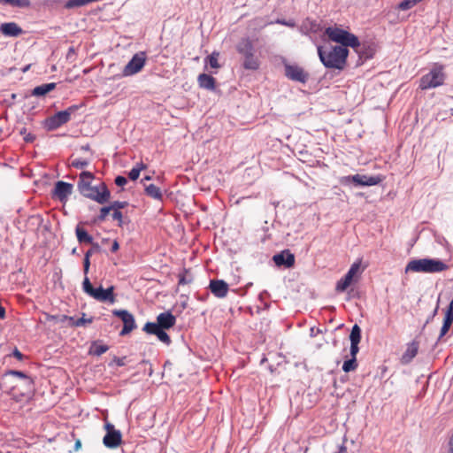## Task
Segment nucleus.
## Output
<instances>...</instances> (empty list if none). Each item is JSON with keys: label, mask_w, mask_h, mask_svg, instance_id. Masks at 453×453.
Masks as SVG:
<instances>
[{"label": "nucleus", "mask_w": 453, "mask_h": 453, "mask_svg": "<svg viewBox=\"0 0 453 453\" xmlns=\"http://www.w3.org/2000/svg\"><path fill=\"white\" fill-rule=\"evenodd\" d=\"M93 179L94 174L92 173L87 171L81 173L77 188L83 196L94 200L100 204H104L110 200L111 192L104 182L93 187L91 185Z\"/></svg>", "instance_id": "f257e3e1"}, {"label": "nucleus", "mask_w": 453, "mask_h": 453, "mask_svg": "<svg viewBox=\"0 0 453 453\" xmlns=\"http://www.w3.org/2000/svg\"><path fill=\"white\" fill-rule=\"evenodd\" d=\"M319 58L327 69L342 71L347 64L349 50L342 46H330L317 48Z\"/></svg>", "instance_id": "f03ea898"}, {"label": "nucleus", "mask_w": 453, "mask_h": 453, "mask_svg": "<svg viewBox=\"0 0 453 453\" xmlns=\"http://www.w3.org/2000/svg\"><path fill=\"white\" fill-rule=\"evenodd\" d=\"M325 34L331 41L340 43V46L353 48L360 57L371 58L373 56L372 50H369V51L366 52L359 50L358 48L360 47V42L357 36L344 29L336 27H329L326 28Z\"/></svg>", "instance_id": "7ed1b4c3"}, {"label": "nucleus", "mask_w": 453, "mask_h": 453, "mask_svg": "<svg viewBox=\"0 0 453 453\" xmlns=\"http://www.w3.org/2000/svg\"><path fill=\"white\" fill-rule=\"evenodd\" d=\"M446 269H448V265L440 259L419 258L410 260L405 266V273H434L443 272Z\"/></svg>", "instance_id": "20e7f679"}, {"label": "nucleus", "mask_w": 453, "mask_h": 453, "mask_svg": "<svg viewBox=\"0 0 453 453\" xmlns=\"http://www.w3.org/2000/svg\"><path fill=\"white\" fill-rule=\"evenodd\" d=\"M446 78L444 65L435 63L430 71L420 78L418 88L421 90L438 88L444 84Z\"/></svg>", "instance_id": "39448f33"}, {"label": "nucleus", "mask_w": 453, "mask_h": 453, "mask_svg": "<svg viewBox=\"0 0 453 453\" xmlns=\"http://www.w3.org/2000/svg\"><path fill=\"white\" fill-rule=\"evenodd\" d=\"M236 50L243 58L242 66L244 69H258L259 61L255 57L254 45L250 38H242L236 45Z\"/></svg>", "instance_id": "423d86ee"}, {"label": "nucleus", "mask_w": 453, "mask_h": 453, "mask_svg": "<svg viewBox=\"0 0 453 453\" xmlns=\"http://www.w3.org/2000/svg\"><path fill=\"white\" fill-rule=\"evenodd\" d=\"M17 378L16 388L12 397L16 401H21L24 397H29L34 392V380L27 373L18 371V372H12Z\"/></svg>", "instance_id": "0eeeda50"}, {"label": "nucleus", "mask_w": 453, "mask_h": 453, "mask_svg": "<svg viewBox=\"0 0 453 453\" xmlns=\"http://www.w3.org/2000/svg\"><path fill=\"white\" fill-rule=\"evenodd\" d=\"M81 106L73 104L64 111H58L46 121V127L49 130H55L71 119V115L74 113Z\"/></svg>", "instance_id": "6e6552de"}, {"label": "nucleus", "mask_w": 453, "mask_h": 453, "mask_svg": "<svg viewBox=\"0 0 453 453\" xmlns=\"http://www.w3.org/2000/svg\"><path fill=\"white\" fill-rule=\"evenodd\" d=\"M340 183L344 186H349L353 183L355 186H375L381 181L380 176H368L364 174H355L342 176L340 178Z\"/></svg>", "instance_id": "1a4fd4ad"}, {"label": "nucleus", "mask_w": 453, "mask_h": 453, "mask_svg": "<svg viewBox=\"0 0 453 453\" xmlns=\"http://www.w3.org/2000/svg\"><path fill=\"white\" fill-rule=\"evenodd\" d=\"M284 71L285 76L292 81L305 84L310 78V73L298 65L284 63Z\"/></svg>", "instance_id": "9d476101"}, {"label": "nucleus", "mask_w": 453, "mask_h": 453, "mask_svg": "<svg viewBox=\"0 0 453 453\" xmlns=\"http://www.w3.org/2000/svg\"><path fill=\"white\" fill-rule=\"evenodd\" d=\"M146 63V54L144 51H140L133 56L131 60L126 65L122 71L124 77L132 76L139 73Z\"/></svg>", "instance_id": "9b49d317"}, {"label": "nucleus", "mask_w": 453, "mask_h": 453, "mask_svg": "<svg viewBox=\"0 0 453 453\" xmlns=\"http://www.w3.org/2000/svg\"><path fill=\"white\" fill-rule=\"evenodd\" d=\"M104 428L106 434L103 439L104 445L109 449H115L119 446L122 441L121 432L115 429L114 426L111 423H106Z\"/></svg>", "instance_id": "f8f14e48"}, {"label": "nucleus", "mask_w": 453, "mask_h": 453, "mask_svg": "<svg viewBox=\"0 0 453 453\" xmlns=\"http://www.w3.org/2000/svg\"><path fill=\"white\" fill-rule=\"evenodd\" d=\"M112 314L119 317L123 321V328L119 334L121 336L128 334L136 328V323L134 315L127 310H113Z\"/></svg>", "instance_id": "ddd939ff"}, {"label": "nucleus", "mask_w": 453, "mask_h": 453, "mask_svg": "<svg viewBox=\"0 0 453 453\" xmlns=\"http://www.w3.org/2000/svg\"><path fill=\"white\" fill-rule=\"evenodd\" d=\"M12 372H18L16 370H9L0 377V389L12 396L16 388L17 376Z\"/></svg>", "instance_id": "4468645a"}, {"label": "nucleus", "mask_w": 453, "mask_h": 453, "mask_svg": "<svg viewBox=\"0 0 453 453\" xmlns=\"http://www.w3.org/2000/svg\"><path fill=\"white\" fill-rule=\"evenodd\" d=\"M358 263H354L351 265L347 273L336 282L335 291L339 293L344 292L352 283L353 277L358 272Z\"/></svg>", "instance_id": "2eb2a0df"}, {"label": "nucleus", "mask_w": 453, "mask_h": 453, "mask_svg": "<svg viewBox=\"0 0 453 453\" xmlns=\"http://www.w3.org/2000/svg\"><path fill=\"white\" fill-rule=\"evenodd\" d=\"M73 186L71 183L59 180L56 183L53 196L63 202L72 194Z\"/></svg>", "instance_id": "dca6fc26"}, {"label": "nucleus", "mask_w": 453, "mask_h": 453, "mask_svg": "<svg viewBox=\"0 0 453 453\" xmlns=\"http://www.w3.org/2000/svg\"><path fill=\"white\" fill-rule=\"evenodd\" d=\"M273 260L277 266H285L290 268L295 264V256L288 250H285L273 257Z\"/></svg>", "instance_id": "f3484780"}, {"label": "nucleus", "mask_w": 453, "mask_h": 453, "mask_svg": "<svg viewBox=\"0 0 453 453\" xmlns=\"http://www.w3.org/2000/svg\"><path fill=\"white\" fill-rule=\"evenodd\" d=\"M209 288L211 292L218 298H224L227 296L229 286L223 280H211Z\"/></svg>", "instance_id": "a211bd4d"}, {"label": "nucleus", "mask_w": 453, "mask_h": 453, "mask_svg": "<svg viewBox=\"0 0 453 453\" xmlns=\"http://www.w3.org/2000/svg\"><path fill=\"white\" fill-rule=\"evenodd\" d=\"M84 280L82 282V290L85 294H87L88 296L94 298L95 300L100 302L103 296V291L104 288H103L102 286L99 288H93L89 278L88 275H84Z\"/></svg>", "instance_id": "6ab92c4d"}, {"label": "nucleus", "mask_w": 453, "mask_h": 453, "mask_svg": "<svg viewBox=\"0 0 453 453\" xmlns=\"http://www.w3.org/2000/svg\"><path fill=\"white\" fill-rule=\"evenodd\" d=\"M157 321L160 329L167 330L175 325L176 317L171 311H165L157 315Z\"/></svg>", "instance_id": "aec40b11"}, {"label": "nucleus", "mask_w": 453, "mask_h": 453, "mask_svg": "<svg viewBox=\"0 0 453 453\" xmlns=\"http://www.w3.org/2000/svg\"><path fill=\"white\" fill-rule=\"evenodd\" d=\"M0 32L5 36L17 37L23 34L22 28L15 22L0 25Z\"/></svg>", "instance_id": "412c9836"}, {"label": "nucleus", "mask_w": 453, "mask_h": 453, "mask_svg": "<svg viewBox=\"0 0 453 453\" xmlns=\"http://www.w3.org/2000/svg\"><path fill=\"white\" fill-rule=\"evenodd\" d=\"M452 322H453V299L450 301V303L447 308L445 317L443 319V324L441 328L440 335L438 337V341H440L448 333V331L449 330V328L452 325Z\"/></svg>", "instance_id": "4be33fe9"}, {"label": "nucleus", "mask_w": 453, "mask_h": 453, "mask_svg": "<svg viewBox=\"0 0 453 453\" xmlns=\"http://www.w3.org/2000/svg\"><path fill=\"white\" fill-rule=\"evenodd\" d=\"M418 350V343L415 341L411 342L407 345L406 350L402 355L401 363L403 365H408L416 357Z\"/></svg>", "instance_id": "5701e85b"}, {"label": "nucleus", "mask_w": 453, "mask_h": 453, "mask_svg": "<svg viewBox=\"0 0 453 453\" xmlns=\"http://www.w3.org/2000/svg\"><path fill=\"white\" fill-rule=\"evenodd\" d=\"M91 248L86 251L83 260V273L84 275H88L90 266V257L95 254L101 251V247L97 242H92Z\"/></svg>", "instance_id": "b1692460"}, {"label": "nucleus", "mask_w": 453, "mask_h": 453, "mask_svg": "<svg viewBox=\"0 0 453 453\" xmlns=\"http://www.w3.org/2000/svg\"><path fill=\"white\" fill-rule=\"evenodd\" d=\"M197 82L200 88L207 90H214L216 87L215 79L206 73H201L198 75Z\"/></svg>", "instance_id": "393cba45"}, {"label": "nucleus", "mask_w": 453, "mask_h": 453, "mask_svg": "<svg viewBox=\"0 0 453 453\" xmlns=\"http://www.w3.org/2000/svg\"><path fill=\"white\" fill-rule=\"evenodd\" d=\"M251 22L254 25L258 26L261 28L266 27L267 25L274 24V23L287 26L289 27H294L296 26V24L293 20H291V19L286 20V19H277L275 21H271L269 23H266V22H264L261 18H256Z\"/></svg>", "instance_id": "a878e982"}, {"label": "nucleus", "mask_w": 453, "mask_h": 453, "mask_svg": "<svg viewBox=\"0 0 453 453\" xmlns=\"http://www.w3.org/2000/svg\"><path fill=\"white\" fill-rule=\"evenodd\" d=\"M77 240L80 243H92L94 239L83 227L78 225L75 228Z\"/></svg>", "instance_id": "bb28decb"}, {"label": "nucleus", "mask_w": 453, "mask_h": 453, "mask_svg": "<svg viewBox=\"0 0 453 453\" xmlns=\"http://www.w3.org/2000/svg\"><path fill=\"white\" fill-rule=\"evenodd\" d=\"M144 186H145L144 191L148 196H150L155 200H158V201L163 200V194L161 192V189L158 187H157L154 184H150V185L144 184Z\"/></svg>", "instance_id": "cd10ccee"}, {"label": "nucleus", "mask_w": 453, "mask_h": 453, "mask_svg": "<svg viewBox=\"0 0 453 453\" xmlns=\"http://www.w3.org/2000/svg\"><path fill=\"white\" fill-rule=\"evenodd\" d=\"M55 88H56V83H54V82L42 84L40 86L35 87L32 90V96H44L47 93H49L51 90H53Z\"/></svg>", "instance_id": "c85d7f7f"}, {"label": "nucleus", "mask_w": 453, "mask_h": 453, "mask_svg": "<svg viewBox=\"0 0 453 453\" xmlns=\"http://www.w3.org/2000/svg\"><path fill=\"white\" fill-rule=\"evenodd\" d=\"M101 303H109L113 304L116 302V296L114 294V287L111 286L103 291Z\"/></svg>", "instance_id": "c756f323"}, {"label": "nucleus", "mask_w": 453, "mask_h": 453, "mask_svg": "<svg viewBox=\"0 0 453 453\" xmlns=\"http://www.w3.org/2000/svg\"><path fill=\"white\" fill-rule=\"evenodd\" d=\"M109 349V347L104 344H99L96 342H93L90 349L89 354L93 356L99 357L102 354L105 353Z\"/></svg>", "instance_id": "7c9ffc66"}, {"label": "nucleus", "mask_w": 453, "mask_h": 453, "mask_svg": "<svg viewBox=\"0 0 453 453\" xmlns=\"http://www.w3.org/2000/svg\"><path fill=\"white\" fill-rule=\"evenodd\" d=\"M357 368V358L351 357L350 359L345 360L342 365V370L345 372L355 371Z\"/></svg>", "instance_id": "2f4dec72"}, {"label": "nucleus", "mask_w": 453, "mask_h": 453, "mask_svg": "<svg viewBox=\"0 0 453 453\" xmlns=\"http://www.w3.org/2000/svg\"><path fill=\"white\" fill-rule=\"evenodd\" d=\"M349 340H350V342H360V340H361V328L359 327L358 325L355 324L353 326H352V329H351V332H350V334H349Z\"/></svg>", "instance_id": "473e14b6"}, {"label": "nucleus", "mask_w": 453, "mask_h": 453, "mask_svg": "<svg viewBox=\"0 0 453 453\" xmlns=\"http://www.w3.org/2000/svg\"><path fill=\"white\" fill-rule=\"evenodd\" d=\"M159 329L160 328L157 324V322H147L142 328V330L144 332H146L147 334H154V335L157 334V333L158 332Z\"/></svg>", "instance_id": "72a5a7b5"}, {"label": "nucleus", "mask_w": 453, "mask_h": 453, "mask_svg": "<svg viewBox=\"0 0 453 453\" xmlns=\"http://www.w3.org/2000/svg\"><path fill=\"white\" fill-rule=\"evenodd\" d=\"M193 281V276L188 270H184L182 273L179 274V285L189 284Z\"/></svg>", "instance_id": "f704fd0d"}, {"label": "nucleus", "mask_w": 453, "mask_h": 453, "mask_svg": "<svg viewBox=\"0 0 453 453\" xmlns=\"http://www.w3.org/2000/svg\"><path fill=\"white\" fill-rule=\"evenodd\" d=\"M422 0H403L398 4V9L402 11H407L414 7Z\"/></svg>", "instance_id": "c9c22d12"}, {"label": "nucleus", "mask_w": 453, "mask_h": 453, "mask_svg": "<svg viewBox=\"0 0 453 453\" xmlns=\"http://www.w3.org/2000/svg\"><path fill=\"white\" fill-rule=\"evenodd\" d=\"M219 56V52L213 51L210 56H208L206 58V60H208V63L211 68H219V64L218 61Z\"/></svg>", "instance_id": "e433bc0d"}, {"label": "nucleus", "mask_w": 453, "mask_h": 453, "mask_svg": "<svg viewBox=\"0 0 453 453\" xmlns=\"http://www.w3.org/2000/svg\"><path fill=\"white\" fill-rule=\"evenodd\" d=\"M165 329H159L157 333L156 336L157 339L169 346L172 343L170 336L167 334V333L165 331Z\"/></svg>", "instance_id": "4c0bfd02"}, {"label": "nucleus", "mask_w": 453, "mask_h": 453, "mask_svg": "<svg viewBox=\"0 0 453 453\" xmlns=\"http://www.w3.org/2000/svg\"><path fill=\"white\" fill-rule=\"evenodd\" d=\"M30 4V0H9V5L12 7L27 8Z\"/></svg>", "instance_id": "58836bf2"}, {"label": "nucleus", "mask_w": 453, "mask_h": 453, "mask_svg": "<svg viewBox=\"0 0 453 453\" xmlns=\"http://www.w3.org/2000/svg\"><path fill=\"white\" fill-rule=\"evenodd\" d=\"M111 208H110V205L108 206H104V207H102L100 209V213L99 215L97 216L96 219H95V222L98 221V222H103L106 219V217L107 215L109 214V212L111 211Z\"/></svg>", "instance_id": "ea45409f"}, {"label": "nucleus", "mask_w": 453, "mask_h": 453, "mask_svg": "<svg viewBox=\"0 0 453 453\" xmlns=\"http://www.w3.org/2000/svg\"><path fill=\"white\" fill-rule=\"evenodd\" d=\"M128 204L126 201H114L110 204V208L111 211H120L124 209Z\"/></svg>", "instance_id": "a19ab883"}, {"label": "nucleus", "mask_w": 453, "mask_h": 453, "mask_svg": "<svg viewBox=\"0 0 453 453\" xmlns=\"http://www.w3.org/2000/svg\"><path fill=\"white\" fill-rule=\"evenodd\" d=\"M89 161L82 158H76L72 162V165L77 169H82L88 165Z\"/></svg>", "instance_id": "79ce46f5"}, {"label": "nucleus", "mask_w": 453, "mask_h": 453, "mask_svg": "<svg viewBox=\"0 0 453 453\" xmlns=\"http://www.w3.org/2000/svg\"><path fill=\"white\" fill-rule=\"evenodd\" d=\"M76 49L73 46H71L66 53V59L70 62H73L76 59Z\"/></svg>", "instance_id": "37998d69"}, {"label": "nucleus", "mask_w": 453, "mask_h": 453, "mask_svg": "<svg viewBox=\"0 0 453 453\" xmlns=\"http://www.w3.org/2000/svg\"><path fill=\"white\" fill-rule=\"evenodd\" d=\"M111 217L114 220L118 221V226H122L123 224V214L120 211H113Z\"/></svg>", "instance_id": "c03bdc74"}, {"label": "nucleus", "mask_w": 453, "mask_h": 453, "mask_svg": "<svg viewBox=\"0 0 453 453\" xmlns=\"http://www.w3.org/2000/svg\"><path fill=\"white\" fill-rule=\"evenodd\" d=\"M358 342H350V356L351 357L357 358V354L359 351Z\"/></svg>", "instance_id": "a18cd8bd"}, {"label": "nucleus", "mask_w": 453, "mask_h": 453, "mask_svg": "<svg viewBox=\"0 0 453 453\" xmlns=\"http://www.w3.org/2000/svg\"><path fill=\"white\" fill-rule=\"evenodd\" d=\"M140 173L141 172L139 171V169L133 167L131 171L128 173V177L130 180H135L139 178Z\"/></svg>", "instance_id": "49530a36"}, {"label": "nucleus", "mask_w": 453, "mask_h": 453, "mask_svg": "<svg viewBox=\"0 0 453 453\" xmlns=\"http://www.w3.org/2000/svg\"><path fill=\"white\" fill-rule=\"evenodd\" d=\"M91 322H92V318L86 319L82 317L81 319H77L76 321L74 322V324H75V326H82L85 324L91 323Z\"/></svg>", "instance_id": "de8ad7c7"}, {"label": "nucleus", "mask_w": 453, "mask_h": 453, "mask_svg": "<svg viewBox=\"0 0 453 453\" xmlns=\"http://www.w3.org/2000/svg\"><path fill=\"white\" fill-rule=\"evenodd\" d=\"M127 182V180L124 176L119 175L115 178V184L119 187H123Z\"/></svg>", "instance_id": "09e8293b"}, {"label": "nucleus", "mask_w": 453, "mask_h": 453, "mask_svg": "<svg viewBox=\"0 0 453 453\" xmlns=\"http://www.w3.org/2000/svg\"><path fill=\"white\" fill-rule=\"evenodd\" d=\"M113 362L118 366H124L126 365V357H114Z\"/></svg>", "instance_id": "8fccbe9b"}, {"label": "nucleus", "mask_w": 453, "mask_h": 453, "mask_svg": "<svg viewBox=\"0 0 453 453\" xmlns=\"http://www.w3.org/2000/svg\"><path fill=\"white\" fill-rule=\"evenodd\" d=\"M334 453H348L344 441L337 446V449Z\"/></svg>", "instance_id": "3c124183"}, {"label": "nucleus", "mask_w": 453, "mask_h": 453, "mask_svg": "<svg viewBox=\"0 0 453 453\" xmlns=\"http://www.w3.org/2000/svg\"><path fill=\"white\" fill-rule=\"evenodd\" d=\"M12 356L19 360H22L24 357L23 354L17 348H15L14 350L12 351Z\"/></svg>", "instance_id": "603ef678"}, {"label": "nucleus", "mask_w": 453, "mask_h": 453, "mask_svg": "<svg viewBox=\"0 0 453 453\" xmlns=\"http://www.w3.org/2000/svg\"><path fill=\"white\" fill-rule=\"evenodd\" d=\"M35 139V136L30 133H27L25 136H24V141L26 142H34V140Z\"/></svg>", "instance_id": "864d4df0"}, {"label": "nucleus", "mask_w": 453, "mask_h": 453, "mask_svg": "<svg viewBox=\"0 0 453 453\" xmlns=\"http://www.w3.org/2000/svg\"><path fill=\"white\" fill-rule=\"evenodd\" d=\"M448 445H449L448 453H453V434H451V436L449 439Z\"/></svg>", "instance_id": "5fc2aeb1"}, {"label": "nucleus", "mask_w": 453, "mask_h": 453, "mask_svg": "<svg viewBox=\"0 0 453 453\" xmlns=\"http://www.w3.org/2000/svg\"><path fill=\"white\" fill-rule=\"evenodd\" d=\"M119 242L116 240H114L112 242L111 248V251L116 252L119 250Z\"/></svg>", "instance_id": "6e6d98bb"}, {"label": "nucleus", "mask_w": 453, "mask_h": 453, "mask_svg": "<svg viewBox=\"0 0 453 453\" xmlns=\"http://www.w3.org/2000/svg\"><path fill=\"white\" fill-rule=\"evenodd\" d=\"M134 167L139 169V171L141 172L142 170L146 169L147 165L144 163L140 162V163H137Z\"/></svg>", "instance_id": "4d7b16f0"}, {"label": "nucleus", "mask_w": 453, "mask_h": 453, "mask_svg": "<svg viewBox=\"0 0 453 453\" xmlns=\"http://www.w3.org/2000/svg\"><path fill=\"white\" fill-rule=\"evenodd\" d=\"M75 321H76V319H74L73 317H69L68 316L67 322H68L69 326H75V324H74Z\"/></svg>", "instance_id": "13d9d810"}, {"label": "nucleus", "mask_w": 453, "mask_h": 453, "mask_svg": "<svg viewBox=\"0 0 453 453\" xmlns=\"http://www.w3.org/2000/svg\"><path fill=\"white\" fill-rule=\"evenodd\" d=\"M67 319H68V316H66V315H61V316L59 317L58 321H59V322H61V323H65V322H66V321H67Z\"/></svg>", "instance_id": "bf43d9fd"}, {"label": "nucleus", "mask_w": 453, "mask_h": 453, "mask_svg": "<svg viewBox=\"0 0 453 453\" xmlns=\"http://www.w3.org/2000/svg\"><path fill=\"white\" fill-rule=\"evenodd\" d=\"M81 447V441L80 440L76 441V442L74 444V449L78 450Z\"/></svg>", "instance_id": "052dcab7"}, {"label": "nucleus", "mask_w": 453, "mask_h": 453, "mask_svg": "<svg viewBox=\"0 0 453 453\" xmlns=\"http://www.w3.org/2000/svg\"><path fill=\"white\" fill-rule=\"evenodd\" d=\"M81 150H84V151L89 150H90L89 144H86V145L81 146Z\"/></svg>", "instance_id": "680f3d73"}, {"label": "nucleus", "mask_w": 453, "mask_h": 453, "mask_svg": "<svg viewBox=\"0 0 453 453\" xmlns=\"http://www.w3.org/2000/svg\"><path fill=\"white\" fill-rule=\"evenodd\" d=\"M151 177L150 175L145 176L143 179H142L141 182L143 183L145 180H150Z\"/></svg>", "instance_id": "e2e57ef3"}, {"label": "nucleus", "mask_w": 453, "mask_h": 453, "mask_svg": "<svg viewBox=\"0 0 453 453\" xmlns=\"http://www.w3.org/2000/svg\"><path fill=\"white\" fill-rule=\"evenodd\" d=\"M20 134H24V136L27 134V129L26 128H22L20 130Z\"/></svg>", "instance_id": "0e129e2a"}, {"label": "nucleus", "mask_w": 453, "mask_h": 453, "mask_svg": "<svg viewBox=\"0 0 453 453\" xmlns=\"http://www.w3.org/2000/svg\"><path fill=\"white\" fill-rule=\"evenodd\" d=\"M0 3H3L4 4H9V0H0Z\"/></svg>", "instance_id": "69168bd1"}, {"label": "nucleus", "mask_w": 453, "mask_h": 453, "mask_svg": "<svg viewBox=\"0 0 453 453\" xmlns=\"http://www.w3.org/2000/svg\"><path fill=\"white\" fill-rule=\"evenodd\" d=\"M29 68V65L26 66L24 69H23V72H26L27 70H28Z\"/></svg>", "instance_id": "338daca9"}, {"label": "nucleus", "mask_w": 453, "mask_h": 453, "mask_svg": "<svg viewBox=\"0 0 453 453\" xmlns=\"http://www.w3.org/2000/svg\"><path fill=\"white\" fill-rule=\"evenodd\" d=\"M72 253H73V254H75V253H76V248L73 249Z\"/></svg>", "instance_id": "774afa93"}]
</instances>
